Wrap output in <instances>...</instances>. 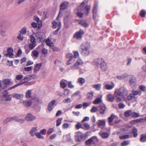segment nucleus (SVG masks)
I'll return each mask as SVG.
<instances>
[{"mask_svg":"<svg viewBox=\"0 0 146 146\" xmlns=\"http://www.w3.org/2000/svg\"><path fill=\"white\" fill-rule=\"evenodd\" d=\"M128 94L127 90L124 87H121L119 88L115 89L114 95L117 98L118 102L121 101L122 99L124 98Z\"/></svg>","mask_w":146,"mask_h":146,"instance_id":"obj_1","label":"nucleus"},{"mask_svg":"<svg viewBox=\"0 0 146 146\" xmlns=\"http://www.w3.org/2000/svg\"><path fill=\"white\" fill-rule=\"evenodd\" d=\"M93 64L96 65L100 64V67L101 70L106 71L108 68L107 64L105 61L102 58L96 59L93 62Z\"/></svg>","mask_w":146,"mask_h":146,"instance_id":"obj_2","label":"nucleus"},{"mask_svg":"<svg viewBox=\"0 0 146 146\" xmlns=\"http://www.w3.org/2000/svg\"><path fill=\"white\" fill-rule=\"evenodd\" d=\"M87 3V2L83 1L82 2L80 5L78 7V11H84L88 15L90 9V7L89 5H86V3Z\"/></svg>","mask_w":146,"mask_h":146,"instance_id":"obj_3","label":"nucleus"},{"mask_svg":"<svg viewBox=\"0 0 146 146\" xmlns=\"http://www.w3.org/2000/svg\"><path fill=\"white\" fill-rule=\"evenodd\" d=\"M81 53L83 55L87 56L89 53L90 44L87 43H84L81 45Z\"/></svg>","mask_w":146,"mask_h":146,"instance_id":"obj_4","label":"nucleus"},{"mask_svg":"<svg viewBox=\"0 0 146 146\" xmlns=\"http://www.w3.org/2000/svg\"><path fill=\"white\" fill-rule=\"evenodd\" d=\"M83 64L82 60L81 59H78L75 64L70 67V69L74 70L79 68L80 66Z\"/></svg>","mask_w":146,"mask_h":146,"instance_id":"obj_5","label":"nucleus"},{"mask_svg":"<svg viewBox=\"0 0 146 146\" xmlns=\"http://www.w3.org/2000/svg\"><path fill=\"white\" fill-rule=\"evenodd\" d=\"M3 97L6 101L9 102L11 100L12 95L8 94V92L5 90L2 93Z\"/></svg>","mask_w":146,"mask_h":146,"instance_id":"obj_6","label":"nucleus"},{"mask_svg":"<svg viewBox=\"0 0 146 146\" xmlns=\"http://www.w3.org/2000/svg\"><path fill=\"white\" fill-rule=\"evenodd\" d=\"M84 31L82 30L81 29L79 31L76 33L74 35V37L78 39H80L82 36V35Z\"/></svg>","mask_w":146,"mask_h":146,"instance_id":"obj_7","label":"nucleus"},{"mask_svg":"<svg viewBox=\"0 0 146 146\" xmlns=\"http://www.w3.org/2000/svg\"><path fill=\"white\" fill-rule=\"evenodd\" d=\"M35 117L31 113H28L26 114L25 119L27 121H31L35 120Z\"/></svg>","mask_w":146,"mask_h":146,"instance_id":"obj_8","label":"nucleus"},{"mask_svg":"<svg viewBox=\"0 0 146 146\" xmlns=\"http://www.w3.org/2000/svg\"><path fill=\"white\" fill-rule=\"evenodd\" d=\"M13 52V49L12 48L10 47L7 49V54H5V57H7L9 56V57L11 58H13L14 55Z\"/></svg>","mask_w":146,"mask_h":146,"instance_id":"obj_9","label":"nucleus"},{"mask_svg":"<svg viewBox=\"0 0 146 146\" xmlns=\"http://www.w3.org/2000/svg\"><path fill=\"white\" fill-rule=\"evenodd\" d=\"M136 78L133 75L129 76V82L130 85L132 87L135 86L136 84Z\"/></svg>","mask_w":146,"mask_h":146,"instance_id":"obj_10","label":"nucleus"},{"mask_svg":"<svg viewBox=\"0 0 146 146\" xmlns=\"http://www.w3.org/2000/svg\"><path fill=\"white\" fill-rule=\"evenodd\" d=\"M84 136L83 134L80 132H78L75 135V140L76 141H80L83 139Z\"/></svg>","mask_w":146,"mask_h":146,"instance_id":"obj_11","label":"nucleus"},{"mask_svg":"<svg viewBox=\"0 0 146 146\" xmlns=\"http://www.w3.org/2000/svg\"><path fill=\"white\" fill-rule=\"evenodd\" d=\"M56 101L53 100L50 102L48 104L47 109L48 111H51L53 109L54 105L55 104Z\"/></svg>","mask_w":146,"mask_h":146,"instance_id":"obj_12","label":"nucleus"},{"mask_svg":"<svg viewBox=\"0 0 146 146\" xmlns=\"http://www.w3.org/2000/svg\"><path fill=\"white\" fill-rule=\"evenodd\" d=\"M69 5L68 2L67 1H64L60 5V10H64L66 9Z\"/></svg>","mask_w":146,"mask_h":146,"instance_id":"obj_13","label":"nucleus"},{"mask_svg":"<svg viewBox=\"0 0 146 146\" xmlns=\"http://www.w3.org/2000/svg\"><path fill=\"white\" fill-rule=\"evenodd\" d=\"M32 105H33V107L37 105L39 102V99L36 97H34L31 100Z\"/></svg>","mask_w":146,"mask_h":146,"instance_id":"obj_14","label":"nucleus"},{"mask_svg":"<svg viewBox=\"0 0 146 146\" xmlns=\"http://www.w3.org/2000/svg\"><path fill=\"white\" fill-rule=\"evenodd\" d=\"M98 126L101 128H104L106 125V121L105 120H99L97 123Z\"/></svg>","mask_w":146,"mask_h":146,"instance_id":"obj_15","label":"nucleus"},{"mask_svg":"<svg viewBox=\"0 0 146 146\" xmlns=\"http://www.w3.org/2000/svg\"><path fill=\"white\" fill-rule=\"evenodd\" d=\"M2 82L3 85L7 86L13 84L12 82L11 81L10 79H3V80Z\"/></svg>","mask_w":146,"mask_h":146,"instance_id":"obj_16","label":"nucleus"},{"mask_svg":"<svg viewBox=\"0 0 146 146\" xmlns=\"http://www.w3.org/2000/svg\"><path fill=\"white\" fill-rule=\"evenodd\" d=\"M35 126L32 128L29 132V133L31 135L33 136H34L36 133V132L37 131V125H35Z\"/></svg>","mask_w":146,"mask_h":146,"instance_id":"obj_17","label":"nucleus"},{"mask_svg":"<svg viewBox=\"0 0 146 146\" xmlns=\"http://www.w3.org/2000/svg\"><path fill=\"white\" fill-rule=\"evenodd\" d=\"M42 64L41 63L36 64L33 69V72L34 73H36L39 71L42 66Z\"/></svg>","mask_w":146,"mask_h":146,"instance_id":"obj_18","label":"nucleus"},{"mask_svg":"<svg viewBox=\"0 0 146 146\" xmlns=\"http://www.w3.org/2000/svg\"><path fill=\"white\" fill-rule=\"evenodd\" d=\"M106 109V107L104 104H101L100 105V109L99 110L100 112L102 114L104 113Z\"/></svg>","mask_w":146,"mask_h":146,"instance_id":"obj_19","label":"nucleus"},{"mask_svg":"<svg viewBox=\"0 0 146 146\" xmlns=\"http://www.w3.org/2000/svg\"><path fill=\"white\" fill-rule=\"evenodd\" d=\"M45 42L46 44L51 48H53L54 44L50 39L47 38L46 39Z\"/></svg>","mask_w":146,"mask_h":146,"instance_id":"obj_20","label":"nucleus"},{"mask_svg":"<svg viewBox=\"0 0 146 146\" xmlns=\"http://www.w3.org/2000/svg\"><path fill=\"white\" fill-rule=\"evenodd\" d=\"M12 96L14 98L17 99L19 100L23 97V94H18L17 93H13L12 94Z\"/></svg>","mask_w":146,"mask_h":146,"instance_id":"obj_21","label":"nucleus"},{"mask_svg":"<svg viewBox=\"0 0 146 146\" xmlns=\"http://www.w3.org/2000/svg\"><path fill=\"white\" fill-rule=\"evenodd\" d=\"M100 135L103 139H106L108 138L110 135V133L107 132H100Z\"/></svg>","mask_w":146,"mask_h":146,"instance_id":"obj_22","label":"nucleus"},{"mask_svg":"<svg viewBox=\"0 0 146 146\" xmlns=\"http://www.w3.org/2000/svg\"><path fill=\"white\" fill-rule=\"evenodd\" d=\"M52 24H53L52 27L53 28H55L57 27L58 29H59L60 27V29L61 23L60 21L58 22V23L55 21L52 22Z\"/></svg>","mask_w":146,"mask_h":146,"instance_id":"obj_23","label":"nucleus"},{"mask_svg":"<svg viewBox=\"0 0 146 146\" xmlns=\"http://www.w3.org/2000/svg\"><path fill=\"white\" fill-rule=\"evenodd\" d=\"M78 22L79 24L84 27H86L88 26V24L85 20H78Z\"/></svg>","mask_w":146,"mask_h":146,"instance_id":"obj_24","label":"nucleus"},{"mask_svg":"<svg viewBox=\"0 0 146 146\" xmlns=\"http://www.w3.org/2000/svg\"><path fill=\"white\" fill-rule=\"evenodd\" d=\"M114 117V115L113 114H112L108 118V120L109 125H112L113 124L112 122L113 121Z\"/></svg>","mask_w":146,"mask_h":146,"instance_id":"obj_25","label":"nucleus"},{"mask_svg":"<svg viewBox=\"0 0 146 146\" xmlns=\"http://www.w3.org/2000/svg\"><path fill=\"white\" fill-rule=\"evenodd\" d=\"M23 104L25 106L27 107H29L32 105L31 100L24 101H23Z\"/></svg>","mask_w":146,"mask_h":146,"instance_id":"obj_26","label":"nucleus"},{"mask_svg":"<svg viewBox=\"0 0 146 146\" xmlns=\"http://www.w3.org/2000/svg\"><path fill=\"white\" fill-rule=\"evenodd\" d=\"M140 141L142 142H146V134H142L141 135Z\"/></svg>","mask_w":146,"mask_h":146,"instance_id":"obj_27","label":"nucleus"},{"mask_svg":"<svg viewBox=\"0 0 146 146\" xmlns=\"http://www.w3.org/2000/svg\"><path fill=\"white\" fill-rule=\"evenodd\" d=\"M114 99V97L113 95L111 94H109L107 95V100L110 102H112Z\"/></svg>","mask_w":146,"mask_h":146,"instance_id":"obj_28","label":"nucleus"},{"mask_svg":"<svg viewBox=\"0 0 146 146\" xmlns=\"http://www.w3.org/2000/svg\"><path fill=\"white\" fill-rule=\"evenodd\" d=\"M35 36L36 38L38 39L40 41H41L42 40V35L41 33H37L35 34Z\"/></svg>","mask_w":146,"mask_h":146,"instance_id":"obj_29","label":"nucleus"},{"mask_svg":"<svg viewBox=\"0 0 146 146\" xmlns=\"http://www.w3.org/2000/svg\"><path fill=\"white\" fill-rule=\"evenodd\" d=\"M115 86V84L113 83L111 85L109 84L106 85L105 87L106 89L108 90H111Z\"/></svg>","mask_w":146,"mask_h":146,"instance_id":"obj_30","label":"nucleus"},{"mask_svg":"<svg viewBox=\"0 0 146 146\" xmlns=\"http://www.w3.org/2000/svg\"><path fill=\"white\" fill-rule=\"evenodd\" d=\"M132 92L135 96L137 95L140 96L141 94L142 93L141 92L138 90H133Z\"/></svg>","mask_w":146,"mask_h":146,"instance_id":"obj_31","label":"nucleus"},{"mask_svg":"<svg viewBox=\"0 0 146 146\" xmlns=\"http://www.w3.org/2000/svg\"><path fill=\"white\" fill-rule=\"evenodd\" d=\"M101 85L100 84H98L92 85V87L95 88L96 90H100L101 89Z\"/></svg>","mask_w":146,"mask_h":146,"instance_id":"obj_32","label":"nucleus"},{"mask_svg":"<svg viewBox=\"0 0 146 146\" xmlns=\"http://www.w3.org/2000/svg\"><path fill=\"white\" fill-rule=\"evenodd\" d=\"M93 94V92L92 91H91L90 92H88L87 94V98L88 99L90 100L92 99V98Z\"/></svg>","mask_w":146,"mask_h":146,"instance_id":"obj_33","label":"nucleus"},{"mask_svg":"<svg viewBox=\"0 0 146 146\" xmlns=\"http://www.w3.org/2000/svg\"><path fill=\"white\" fill-rule=\"evenodd\" d=\"M102 102V99L100 98H96L93 102V104H98Z\"/></svg>","mask_w":146,"mask_h":146,"instance_id":"obj_34","label":"nucleus"},{"mask_svg":"<svg viewBox=\"0 0 146 146\" xmlns=\"http://www.w3.org/2000/svg\"><path fill=\"white\" fill-rule=\"evenodd\" d=\"M78 82L79 84L83 85L85 82V80L83 78H80L78 79Z\"/></svg>","mask_w":146,"mask_h":146,"instance_id":"obj_35","label":"nucleus"},{"mask_svg":"<svg viewBox=\"0 0 146 146\" xmlns=\"http://www.w3.org/2000/svg\"><path fill=\"white\" fill-rule=\"evenodd\" d=\"M132 136L129 135H120L119 138L120 139H125L130 137Z\"/></svg>","mask_w":146,"mask_h":146,"instance_id":"obj_36","label":"nucleus"},{"mask_svg":"<svg viewBox=\"0 0 146 146\" xmlns=\"http://www.w3.org/2000/svg\"><path fill=\"white\" fill-rule=\"evenodd\" d=\"M32 94V91L31 90H27L25 94V97L27 98H30Z\"/></svg>","mask_w":146,"mask_h":146,"instance_id":"obj_37","label":"nucleus"},{"mask_svg":"<svg viewBox=\"0 0 146 146\" xmlns=\"http://www.w3.org/2000/svg\"><path fill=\"white\" fill-rule=\"evenodd\" d=\"M135 98V96H134V95L132 93L130 94L127 96L126 99L127 100L129 101L134 99Z\"/></svg>","mask_w":146,"mask_h":146,"instance_id":"obj_38","label":"nucleus"},{"mask_svg":"<svg viewBox=\"0 0 146 146\" xmlns=\"http://www.w3.org/2000/svg\"><path fill=\"white\" fill-rule=\"evenodd\" d=\"M132 112L130 110H128L124 113V115L126 117H129L130 115L131 116Z\"/></svg>","mask_w":146,"mask_h":146,"instance_id":"obj_39","label":"nucleus"},{"mask_svg":"<svg viewBox=\"0 0 146 146\" xmlns=\"http://www.w3.org/2000/svg\"><path fill=\"white\" fill-rule=\"evenodd\" d=\"M15 121L21 123H23L25 122V120L23 119L19 118L18 117H16Z\"/></svg>","mask_w":146,"mask_h":146,"instance_id":"obj_40","label":"nucleus"},{"mask_svg":"<svg viewBox=\"0 0 146 146\" xmlns=\"http://www.w3.org/2000/svg\"><path fill=\"white\" fill-rule=\"evenodd\" d=\"M62 119V118H58L56 121V126H58L61 124Z\"/></svg>","mask_w":146,"mask_h":146,"instance_id":"obj_41","label":"nucleus"},{"mask_svg":"<svg viewBox=\"0 0 146 146\" xmlns=\"http://www.w3.org/2000/svg\"><path fill=\"white\" fill-rule=\"evenodd\" d=\"M137 129L135 128H134L133 129L132 133L133 134L134 137H136L137 136Z\"/></svg>","mask_w":146,"mask_h":146,"instance_id":"obj_42","label":"nucleus"},{"mask_svg":"<svg viewBox=\"0 0 146 146\" xmlns=\"http://www.w3.org/2000/svg\"><path fill=\"white\" fill-rule=\"evenodd\" d=\"M36 43H31L29 44V47L30 50L33 49L36 46Z\"/></svg>","mask_w":146,"mask_h":146,"instance_id":"obj_43","label":"nucleus"},{"mask_svg":"<svg viewBox=\"0 0 146 146\" xmlns=\"http://www.w3.org/2000/svg\"><path fill=\"white\" fill-rule=\"evenodd\" d=\"M32 54L33 55V56L35 57H37L38 55V52L36 50L33 51H32Z\"/></svg>","mask_w":146,"mask_h":146,"instance_id":"obj_44","label":"nucleus"},{"mask_svg":"<svg viewBox=\"0 0 146 146\" xmlns=\"http://www.w3.org/2000/svg\"><path fill=\"white\" fill-rule=\"evenodd\" d=\"M139 89L143 92H145L146 90V87L143 85H140L139 86Z\"/></svg>","mask_w":146,"mask_h":146,"instance_id":"obj_45","label":"nucleus"},{"mask_svg":"<svg viewBox=\"0 0 146 146\" xmlns=\"http://www.w3.org/2000/svg\"><path fill=\"white\" fill-rule=\"evenodd\" d=\"M27 29L25 27L23 28L20 31V33L21 34H25L26 33Z\"/></svg>","mask_w":146,"mask_h":146,"instance_id":"obj_46","label":"nucleus"},{"mask_svg":"<svg viewBox=\"0 0 146 146\" xmlns=\"http://www.w3.org/2000/svg\"><path fill=\"white\" fill-rule=\"evenodd\" d=\"M129 143V141L128 140L125 141L121 143V145L122 146H126Z\"/></svg>","mask_w":146,"mask_h":146,"instance_id":"obj_47","label":"nucleus"},{"mask_svg":"<svg viewBox=\"0 0 146 146\" xmlns=\"http://www.w3.org/2000/svg\"><path fill=\"white\" fill-rule=\"evenodd\" d=\"M31 80V79L30 75L26 76L23 80H24L26 82Z\"/></svg>","mask_w":146,"mask_h":146,"instance_id":"obj_48","label":"nucleus"},{"mask_svg":"<svg viewBox=\"0 0 146 146\" xmlns=\"http://www.w3.org/2000/svg\"><path fill=\"white\" fill-rule=\"evenodd\" d=\"M97 10V6H95L93 10V16L94 17L96 16Z\"/></svg>","mask_w":146,"mask_h":146,"instance_id":"obj_49","label":"nucleus"},{"mask_svg":"<svg viewBox=\"0 0 146 146\" xmlns=\"http://www.w3.org/2000/svg\"><path fill=\"white\" fill-rule=\"evenodd\" d=\"M17 38L19 40L22 41L24 37L22 34L20 33L17 35Z\"/></svg>","mask_w":146,"mask_h":146,"instance_id":"obj_50","label":"nucleus"},{"mask_svg":"<svg viewBox=\"0 0 146 146\" xmlns=\"http://www.w3.org/2000/svg\"><path fill=\"white\" fill-rule=\"evenodd\" d=\"M23 83H19V84H17L16 85H15L11 87L10 88H9L8 89V90H11L13 88H14L17 87L18 86H20L21 85H22V84H23Z\"/></svg>","mask_w":146,"mask_h":146,"instance_id":"obj_51","label":"nucleus"},{"mask_svg":"<svg viewBox=\"0 0 146 146\" xmlns=\"http://www.w3.org/2000/svg\"><path fill=\"white\" fill-rule=\"evenodd\" d=\"M30 40L31 43H36L35 38L33 35L30 36Z\"/></svg>","mask_w":146,"mask_h":146,"instance_id":"obj_52","label":"nucleus"},{"mask_svg":"<svg viewBox=\"0 0 146 146\" xmlns=\"http://www.w3.org/2000/svg\"><path fill=\"white\" fill-rule=\"evenodd\" d=\"M93 141L92 138H91L89 139L88 140H87L86 141V145H88L90 144Z\"/></svg>","mask_w":146,"mask_h":146,"instance_id":"obj_53","label":"nucleus"},{"mask_svg":"<svg viewBox=\"0 0 146 146\" xmlns=\"http://www.w3.org/2000/svg\"><path fill=\"white\" fill-rule=\"evenodd\" d=\"M146 14L145 12V10H142L140 13V15L142 17H144L145 16Z\"/></svg>","mask_w":146,"mask_h":146,"instance_id":"obj_54","label":"nucleus"},{"mask_svg":"<svg viewBox=\"0 0 146 146\" xmlns=\"http://www.w3.org/2000/svg\"><path fill=\"white\" fill-rule=\"evenodd\" d=\"M63 102L65 103H69L71 102V100L69 98H67L63 100Z\"/></svg>","mask_w":146,"mask_h":146,"instance_id":"obj_55","label":"nucleus"},{"mask_svg":"<svg viewBox=\"0 0 146 146\" xmlns=\"http://www.w3.org/2000/svg\"><path fill=\"white\" fill-rule=\"evenodd\" d=\"M30 75L31 80L32 79H36L38 78L37 76L35 74H33Z\"/></svg>","mask_w":146,"mask_h":146,"instance_id":"obj_56","label":"nucleus"},{"mask_svg":"<svg viewBox=\"0 0 146 146\" xmlns=\"http://www.w3.org/2000/svg\"><path fill=\"white\" fill-rule=\"evenodd\" d=\"M131 116L134 117H139V114L135 112H132Z\"/></svg>","mask_w":146,"mask_h":146,"instance_id":"obj_57","label":"nucleus"},{"mask_svg":"<svg viewBox=\"0 0 146 146\" xmlns=\"http://www.w3.org/2000/svg\"><path fill=\"white\" fill-rule=\"evenodd\" d=\"M35 135L39 139H42L43 138V137L39 133H36Z\"/></svg>","mask_w":146,"mask_h":146,"instance_id":"obj_58","label":"nucleus"},{"mask_svg":"<svg viewBox=\"0 0 146 146\" xmlns=\"http://www.w3.org/2000/svg\"><path fill=\"white\" fill-rule=\"evenodd\" d=\"M74 58H78L79 56V52L77 51H75L74 52Z\"/></svg>","mask_w":146,"mask_h":146,"instance_id":"obj_59","label":"nucleus"},{"mask_svg":"<svg viewBox=\"0 0 146 146\" xmlns=\"http://www.w3.org/2000/svg\"><path fill=\"white\" fill-rule=\"evenodd\" d=\"M23 76L22 75H17L16 76V78L17 80H20L22 79L23 78Z\"/></svg>","mask_w":146,"mask_h":146,"instance_id":"obj_60","label":"nucleus"},{"mask_svg":"<svg viewBox=\"0 0 146 146\" xmlns=\"http://www.w3.org/2000/svg\"><path fill=\"white\" fill-rule=\"evenodd\" d=\"M24 69L25 71H29L32 70V66L25 67L24 68Z\"/></svg>","mask_w":146,"mask_h":146,"instance_id":"obj_61","label":"nucleus"},{"mask_svg":"<svg viewBox=\"0 0 146 146\" xmlns=\"http://www.w3.org/2000/svg\"><path fill=\"white\" fill-rule=\"evenodd\" d=\"M98 110V108L96 107H93L92 108L91 110V111L92 112H96Z\"/></svg>","mask_w":146,"mask_h":146,"instance_id":"obj_62","label":"nucleus"},{"mask_svg":"<svg viewBox=\"0 0 146 146\" xmlns=\"http://www.w3.org/2000/svg\"><path fill=\"white\" fill-rule=\"evenodd\" d=\"M60 85L61 87L63 88H64L66 86V85L63 81H61L60 82Z\"/></svg>","mask_w":146,"mask_h":146,"instance_id":"obj_63","label":"nucleus"},{"mask_svg":"<svg viewBox=\"0 0 146 146\" xmlns=\"http://www.w3.org/2000/svg\"><path fill=\"white\" fill-rule=\"evenodd\" d=\"M76 14L78 16L80 17H82L83 16V13L80 12V11H78V12H77Z\"/></svg>","mask_w":146,"mask_h":146,"instance_id":"obj_64","label":"nucleus"}]
</instances>
